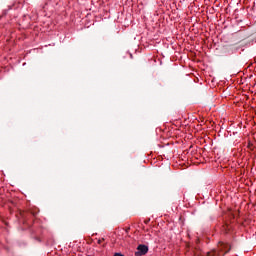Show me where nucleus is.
I'll list each match as a JSON object with an SVG mask.
<instances>
[{"label":"nucleus","instance_id":"1","mask_svg":"<svg viewBox=\"0 0 256 256\" xmlns=\"http://www.w3.org/2000/svg\"><path fill=\"white\" fill-rule=\"evenodd\" d=\"M231 251V246L229 244L219 242L216 249L207 252V256H225Z\"/></svg>","mask_w":256,"mask_h":256},{"label":"nucleus","instance_id":"2","mask_svg":"<svg viewBox=\"0 0 256 256\" xmlns=\"http://www.w3.org/2000/svg\"><path fill=\"white\" fill-rule=\"evenodd\" d=\"M148 252H149V247H147V245L140 244L137 247V251L135 252V256L147 255Z\"/></svg>","mask_w":256,"mask_h":256},{"label":"nucleus","instance_id":"3","mask_svg":"<svg viewBox=\"0 0 256 256\" xmlns=\"http://www.w3.org/2000/svg\"><path fill=\"white\" fill-rule=\"evenodd\" d=\"M103 241H105V239H102V240L99 239V240H98V244L101 245V243H103Z\"/></svg>","mask_w":256,"mask_h":256},{"label":"nucleus","instance_id":"4","mask_svg":"<svg viewBox=\"0 0 256 256\" xmlns=\"http://www.w3.org/2000/svg\"><path fill=\"white\" fill-rule=\"evenodd\" d=\"M114 256H124V255L121 253H115Z\"/></svg>","mask_w":256,"mask_h":256}]
</instances>
